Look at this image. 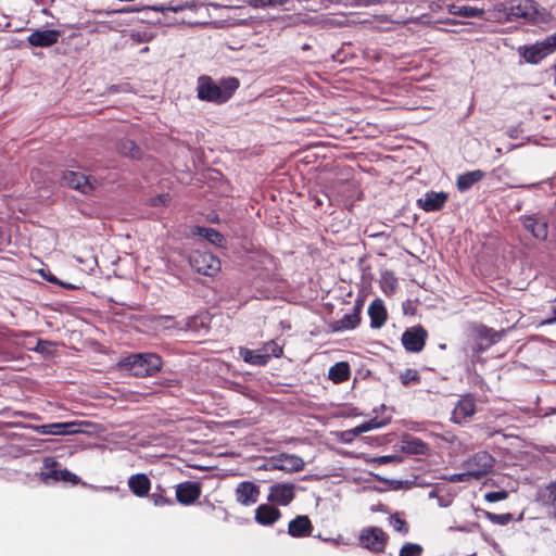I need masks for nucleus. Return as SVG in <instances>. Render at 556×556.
Instances as JSON below:
<instances>
[{"instance_id": "4", "label": "nucleus", "mask_w": 556, "mask_h": 556, "mask_svg": "<svg viewBox=\"0 0 556 556\" xmlns=\"http://www.w3.org/2000/svg\"><path fill=\"white\" fill-rule=\"evenodd\" d=\"M495 464L494 457L488 452H478L463 464L472 479L478 480L492 471Z\"/></svg>"}, {"instance_id": "55", "label": "nucleus", "mask_w": 556, "mask_h": 556, "mask_svg": "<svg viewBox=\"0 0 556 556\" xmlns=\"http://www.w3.org/2000/svg\"><path fill=\"white\" fill-rule=\"evenodd\" d=\"M457 530H458V531H463V532H469V531H471V529H470V528H467V527H458V528H457Z\"/></svg>"}, {"instance_id": "11", "label": "nucleus", "mask_w": 556, "mask_h": 556, "mask_svg": "<svg viewBox=\"0 0 556 556\" xmlns=\"http://www.w3.org/2000/svg\"><path fill=\"white\" fill-rule=\"evenodd\" d=\"M80 426L78 421L53 422L38 426L37 431L47 435H65L81 432Z\"/></svg>"}, {"instance_id": "40", "label": "nucleus", "mask_w": 556, "mask_h": 556, "mask_svg": "<svg viewBox=\"0 0 556 556\" xmlns=\"http://www.w3.org/2000/svg\"><path fill=\"white\" fill-rule=\"evenodd\" d=\"M545 498L552 505V515L556 520V481L546 486Z\"/></svg>"}, {"instance_id": "48", "label": "nucleus", "mask_w": 556, "mask_h": 556, "mask_svg": "<svg viewBox=\"0 0 556 556\" xmlns=\"http://www.w3.org/2000/svg\"><path fill=\"white\" fill-rule=\"evenodd\" d=\"M437 501H438V505L440 507H447L451 505V502H452L451 498L443 497V496H438Z\"/></svg>"}, {"instance_id": "24", "label": "nucleus", "mask_w": 556, "mask_h": 556, "mask_svg": "<svg viewBox=\"0 0 556 556\" xmlns=\"http://www.w3.org/2000/svg\"><path fill=\"white\" fill-rule=\"evenodd\" d=\"M130 491L138 497L146 496L151 488V481L144 473L132 475L128 479Z\"/></svg>"}, {"instance_id": "7", "label": "nucleus", "mask_w": 556, "mask_h": 556, "mask_svg": "<svg viewBox=\"0 0 556 556\" xmlns=\"http://www.w3.org/2000/svg\"><path fill=\"white\" fill-rule=\"evenodd\" d=\"M359 541L364 547L380 553L386 547L388 535L378 527H368L362 530Z\"/></svg>"}, {"instance_id": "9", "label": "nucleus", "mask_w": 556, "mask_h": 556, "mask_svg": "<svg viewBox=\"0 0 556 556\" xmlns=\"http://www.w3.org/2000/svg\"><path fill=\"white\" fill-rule=\"evenodd\" d=\"M427 331L421 326L407 329L402 336V343L409 352H420L426 343Z\"/></svg>"}, {"instance_id": "19", "label": "nucleus", "mask_w": 556, "mask_h": 556, "mask_svg": "<svg viewBox=\"0 0 556 556\" xmlns=\"http://www.w3.org/2000/svg\"><path fill=\"white\" fill-rule=\"evenodd\" d=\"M313 530L312 522L307 516L300 515L288 525V533L292 538L309 536Z\"/></svg>"}, {"instance_id": "57", "label": "nucleus", "mask_w": 556, "mask_h": 556, "mask_svg": "<svg viewBox=\"0 0 556 556\" xmlns=\"http://www.w3.org/2000/svg\"><path fill=\"white\" fill-rule=\"evenodd\" d=\"M124 11H126V12H130V11L134 12V11H138V10L135 9V8H128V9H125Z\"/></svg>"}, {"instance_id": "14", "label": "nucleus", "mask_w": 556, "mask_h": 556, "mask_svg": "<svg viewBox=\"0 0 556 556\" xmlns=\"http://www.w3.org/2000/svg\"><path fill=\"white\" fill-rule=\"evenodd\" d=\"M235 493L239 504L251 506L258 501L260 488L251 481H243L237 485Z\"/></svg>"}, {"instance_id": "21", "label": "nucleus", "mask_w": 556, "mask_h": 556, "mask_svg": "<svg viewBox=\"0 0 556 556\" xmlns=\"http://www.w3.org/2000/svg\"><path fill=\"white\" fill-rule=\"evenodd\" d=\"M525 228L539 240H545L547 237V222L536 215L522 217Z\"/></svg>"}, {"instance_id": "53", "label": "nucleus", "mask_w": 556, "mask_h": 556, "mask_svg": "<svg viewBox=\"0 0 556 556\" xmlns=\"http://www.w3.org/2000/svg\"><path fill=\"white\" fill-rule=\"evenodd\" d=\"M556 323V307L553 309V317L547 320V324Z\"/></svg>"}, {"instance_id": "52", "label": "nucleus", "mask_w": 556, "mask_h": 556, "mask_svg": "<svg viewBox=\"0 0 556 556\" xmlns=\"http://www.w3.org/2000/svg\"><path fill=\"white\" fill-rule=\"evenodd\" d=\"M439 494L437 493L435 490H431L428 494V497L429 498H438Z\"/></svg>"}, {"instance_id": "37", "label": "nucleus", "mask_w": 556, "mask_h": 556, "mask_svg": "<svg viewBox=\"0 0 556 556\" xmlns=\"http://www.w3.org/2000/svg\"><path fill=\"white\" fill-rule=\"evenodd\" d=\"M400 379L402 384L407 387L413 382H419L420 376L416 369L407 368L400 375Z\"/></svg>"}, {"instance_id": "27", "label": "nucleus", "mask_w": 556, "mask_h": 556, "mask_svg": "<svg viewBox=\"0 0 556 556\" xmlns=\"http://www.w3.org/2000/svg\"><path fill=\"white\" fill-rule=\"evenodd\" d=\"M447 12L452 15H458L463 17H483L484 16V9L470 7V5H456V4H447L446 5Z\"/></svg>"}, {"instance_id": "45", "label": "nucleus", "mask_w": 556, "mask_h": 556, "mask_svg": "<svg viewBox=\"0 0 556 556\" xmlns=\"http://www.w3.org/2000/svg\"><path fill=\"white\" fill-rule=\"evenodd\" d=\"M194 8V3L193 2H185L184 4H179V5H175V7H167V8H154V10L156 11H172V12H180L185 9H192Z\"/></svg>"}, {"instance_id": "26", "label": "nucleus", "mask_w": 556, "mask_h": 556, "mask_svg": "<svg viewBox=\"0 0 556 556\" xmlns=\"http://www.w3.org/2000/svg\"><path fill=\"white\" fill-rule=\"evenodd\" d=\"M484 177V172L480 169L466 172L458 176L456 185L459 191L469 190L476 182Z\"/></svg>"}, {"instance_id": "32", "label": "nucleus", "mask_w": 556, "mask_h": 556, "mask_svg": "<svg viewBox=\"0 0 556 556\" xmlns=\"http://www.w3.org/2000/svg\"><path fill=\"white\" fill-rule=\"evenodd\" d=\"M119 152L128 157L138 159L140 157V148L129 139L122 140L118 144Z\"/></svg>"}, {"instance_id": "35", "label": "nucleus", "mask_w": 556, "mask_h": 556, "mask_svg": "<svg viewBox=\"0 0 556 556\" xmlns=\"http://www.w3.org/2000/svg\"><path fill=\"white\" fill-rule=\"evenodd\" d=\"M422 546L417 543H405L400 549V556H421Z\"/></svg>"}, {"instance_id": "41", "label": "nucleus", "mask_w": 556, "mask_h": 556, "mask_svg": "<svg viewBox=\"0 0 556 556\" xmlns=\"http://www.w3.org/2000/svg\"><path fill=\"white\" fill-rule=\"evenodd\" d=\"M383 287L388 288L391 292H393L397 287V281L394 275L390 271H386L382 274Z\"/></svg>"}, {"instance_id": "29", "label": "nucleus", "mask_w": 556, "mask_h": 556, "mask_svg": "<svg viewBox=\"0 0 556 556\" xmlns=\"http://www.w3.org/2000/svg\"><path fill=\"white\" fill-rule=\"evenodd\" d=\"M243 361L251 365L264 366L268 363V355L263 353L262 349L260 350H249L244 349L240 352Z\"/></svg>"}, {"instance_id": "30", "label": "nucleus", "mask_w": 556, "mask_h": 556, "mask_svg": "<svg viewBox=\"0 0 556 556\" xmlns=\"http://www.w3.org/2000/svg\"><path fill=\"white\" fill-rule=\"evenodd\" d=\"M389 421H390L389 419L378 420L377 418H372L359 426H356L353 429L346 430L345 433L352 434V435H359L364 432L371 431V430L378 429V428H382V427L387 426L389 424Z\"/></svg>"}, {"instance_id": "15", "label": "nucleus", "mask_w": 556, "mask_h": 556, "mask_svg": "<svg viewBox=\"0 0 556 556\" xmlns=\"http://www.w3.org/2000/svg\"><path fill=\"white\" fill-rule=\"evenodd\" d=\"M60 36L56 29H37L27 37V41L33 47L48 48L56 43Z\"/></svg>"}, {"instance_id": "25", "label": "nucleus", "mask_w": 556, "mask_h": 556, "mask_svg": "<svg viewBox=\"0 0 556 556\" xmlns=\"http://www.w3.org/2000/svg\"><path fill=\"white\" fill-rule=\"evenodd\" d=\"M476 334L478 339L485 340L488 342L486 346H491L497 342H500L503 337L506 334V330L502 329L496 331L492 328H489L484 325H480L476 327Z\"/></svg>"}, {"instance_id": "58", "label": "nucleus", "mask_w": 556, "mask_h": 556, "mask_svg": "<svg viewBox=\"0 0 556 556\" xmlns=\"http://www.w3.org/2000/svg\"><path fill=\"white\" fill-rule=\"evenodd\" d=\"M49 280L55 283L58 282L56 278H50Z\"/></svg>"}, {"instance_id": "2", "label": "nucleus", "mask_w": 556, "mask_h": 556, "mask_svg": "<svg viewBox=\"0 0 556 556\" xmlns=\"http://www.w3.org/2000/svg\"><path fill=\"white\" fill-rule=\"evenodd\" d=\"M239 80L235 77L223 78L215 83L210 76L198 78L197 93L202 101L222 104L227 102L239 88Z\"/></svg>"}, {"instance_id": "6", "label": "nucleus", "mask_w": 556, "mask_h": 556, "mask_svg": "<svg viewBox=\"0 0 556 556\" xmlns=\"http://www.w3.org/2000/svg\"><path fill=\"white\" fill-rule=\"evenodd\" d=\"M190 266L199 274L212 276L220 269V262L212 253L194 251L189 257Z\"/></svg>"}, {"instance_id": "1", "label": "nucleus", "mask_w": 556, "mask_h": 556, "mask_svg": "<svg viewBox=\"0 0 556 556\" xmlns=\"http://www.w3.org/2000/svg\"><path fill=\"white\" fill-rule=\"evenodd\" d=\"M497 22L540 23L545 20V10L533 0H511L509 4L497 3L492 10Z\"/></svg>"}, {"instance_id": "36", "label": "nucleus", "mask_w": 556, "mask_h": 556, "mask_svg": "<svg viewBox=\"0 0 556 556\" xmlns=\"http://www.w3.org/2000/svg\"><path fill=\"white\" fill-rule=\"evenodd\" d=\"M389 523L396 532H400L403 534L408 533V526H407L406 521L403 518H401V516L399 514L392 515L389 519Z\"/></svg>"}, {"instance_id": "56", "label": "nucleus", "mask_w": 556, "mask_h": 556, "mask_svg": "<svg viewBox=\"0 0 556 556\" xmlns=\"http://www.w3.org/2000/svg\"><path fill=\"white\" fill-rule=\"evenodd\" d=\"M302 49H303V50H309V49H311V46H309V45H307V43H304V45L302 46Z\"/></svg>"}, {"instance_id": "50", "label": "nucleus", "mask_w": 556, "mask_h": 556, "mask_svg": "<svg viewBox=\"0 0 556 556\" xmlns=\"http://www.w3.org/2000/svg\"><path fill=\"white\" fill-rule=\"evenodd\" d=\"M162 319L164 320L163 325H164L165 328H170L172 327V324L174 323L172 317L166 316V317H162Z\"/></svg>"}, {"instance_id": "42", "label": "nucleus", "mask_w": 556, "mask_h": 556, "mask_svg": "<svg viewBox=\"0 0 556 556\" xmlns=\"http://www.w3.org/2000/svg\"><path fill=\"white\" fill-rule=\"evenodd\" d=\"M408 444H409V451L413 453H416V454H424L427 450V445L418 439H414Z\"/></svg>"}, {"instance_id": "46", "label": "nucleus", "mask_w": 556, "mask_h": 556, "mask_svg": "<svg viewBox=\"0 0 556 556\" xmlns=\"http://www.w3.org/2000/svg\"><path fill=\"white\" fill-rule=\"evenodd\" d=\"M168 201H169L168 194H161L151 200L152 205H154V206L165 205Z\"/></svg>"}, {"instance_id": "54", "label": "nucleus", "mask_w": 556, "mask_h": 556, "mask_svg": "<svg viewBox=\"0 0 556 556\" xmlns=\"http://www.w3.org/2000/svg\"><path fill=\"white\" fill-rule=\"evenodd\" d=\"M355 435L346 434L345 431L343 432V438L345 441H351Z\"/></svg>"}, {"instance_id": "20", "label": "nucleus", "mask_w": 556, "mask_h": 556, "mask_svg": "<svg viewBox=\"0 0 556 556\" xmlns=\"http://www.w3.org/2000/svg\"><path fill=\"white\" fill-rule=\"evenodd\" d=\"M447 200V194L444 192H427L424 198L418 200L419 206L426 212H433L441 210Z\"/></svg>"}, {"instance_id": "8", "label": "nucleus", "mask_w": 556, "mask_h": 556, "mask_svg": "<svg viewBox=\"0 0 556 556\" xmlns=\"http://www.w3.org/2000/svg\"><path fill=\"white\" fill-rule=\"evenodd\" d=\"M295 496L293 483H275L269 488L268 501L280 506L289 505Z\"/></svg>"}, {"instance_id": "47", "label": "nucleus", "mask_w": 556, "mask_h": 556, "mask_svg": "<svg viewBox=\"0 0 556 556\" xmlns=\"http://www.w3.org/2000/svg\"><path fill=\"white\" fill-rule=\"evenodd\" d=\"M152 498H153L154 505H156V506H162L166 503H169V501H167L163 496H157L155 494L152 495Z\"/></svg>"}, {"instance_id": "17", "label": "nucleus", "mask_w": 556, "mask_h": 556, "mask_svg": "<svg viewBox=\"0 0 556 556\" xmlns=\"http://www.w3.org/2000/svg\"><path fill=\"white\" fill-rule=\"evenodd\" d=\"M362 302H357L352 314H345L341 319L332 323L333 331L353 330L361 323Z\"/></svg>"}, {"instance_id": "12", "label": "nucleus", "mask_w": 556, "mask_h": 556, "mask_svg": "<svg viewBox=\"0 0 556 556\" xmlns=\"http://www.w3.org/2000/svg\"><path fill=\"white\" fill-rule=\"evenodd\" d=\"M476 413V403L471 395L462 396L452 414L455 424L467 422Z\"/></svg>"}, {"instance_id": "3", "label": "nucleus", "mask_w": 556, "mask_h": 556, "mask_svg": "<svg viewBox=\"0 0 556 556\" xmlns=\"http://www.w3.org/2000/svg\"><path fill=\"white\" fill-rule=\"evenodd\" d=\"M162 365L161 357L155 353L131 354L121 361V366L136 377L153 376L161 370Z\"/></svg>"}, {"instance_id": "31", "label": "nucleus", "mask_w": 556, "mask_h": 556, "mask_svg": "<svg viewBox=\"0 0 556 556\" xmlns=\"http://www.w3.org/2000/svg\"><path fill=\"white\" fill-rule=\"evenodd\" d=\"M197 233L205 238L212 244L220 247L224 242V237L217 230L206 227H198Z\"/></svg>"}, {"instance_id": "59", "label": "nucleus", "mask_w": 556, "mask_h": 556, "mask_svg": "<svg viewBox=\"0 0 556 556\" xmlns=\"http://www.w3.org/2000/svg\"><path fill=\"white\" fill-rule=\"evenodd\" d=\"M472 528H479V525L478 523H473Z\"/></svg>"}, {"instance_id": "18", "label": "nucleus", "mask_w": 556, "mask_h": 556, "mask_svg": "<svg viewBox=\"0 0 556 556\" xmlns=\"http://www.w3.org/2000/svg\"><path fill=\"white\" fill-rule=\"evenodd\" d=\"M552 52L553 50L551 46L547 45V39H545L530 47H526L522 56L528 63L535 64Z\"/></svg>"}, {"instance_id": "38", "label": "nucleus", "mask_w": 556, "mask_h": 556, "mask_svg": "<svg viewBox=\"0 0 556 556\" xmlns=\"http://www.w3.org/2000/svg\"><path fill=\"white\" fill-rule=\"evenodd\" d=\"M129 37L138 43L149 42L154 38L153 33L148 30H130Z\"/></svg>"}, {"instance_id": "49", "label": "nucleus", "mask_w": 556, "mask_h": 556, "mask_svg": "<svg viewBox=\"0 0 556 556\" xmlns=\"http://www.w3.org/2000/svg\"><path fill=\"white\" fill-rule=\"evenodd\" d=\"M547 45L551 46L552 50L554 51L556 49V33L552 36L547 37Z\"/></svg>"}, {"instance_id": "23", "label": "nucleus", "mask_w": 556, "mask_h": 556, "mask_svg": "<svg viewBox=\"0 0 556 556\" xmlns=\"http://www.w3.org/2000/svg\"><path fill=\"white\" fill-rule=\"evenodd\" d=\"M280 510L268 504H262L255 510V520L262 526H271L280 518Z\"/></svg>"}, {"instance_id": "51", "label": "nucleus", "mask_w": 556, "mask_h": 556, "mask_svg": "<svg viewBox=\"0 0 556 556\" xmlns=\"http://www.w3.org/2000/svg\"><path fill=\"white\" fill-rule=\"evenodd\" d=\"M392 459V456H380L377 460L379 464H387Z\"/></svg>"}, {"instance_id": "43", "label": "nucleus", "mask_w": 556, "mask_h": 556, "mask_svg": "<svg viewBox=\"0 0 556 556\" xmlns=\"http://www.w3.org/2000/svg\"><path fill=\"white\" fill-rule=\"evenodd\" d=\"M507 497V493L505 491H496V492H489L484 495V498L490 503H495L503 501Z\"/></svg>"}, {"instance_id": "28", "label": "nucleus", "mask_w": 556, "mask_h": 556, "mask_svg": "<svg viewBox=\"0 0 556 556\" xmlns=\"http://www.w3.org/2000/svg\"><path fill=\"white\" fill-rule=\"evenodd\" d=\"M351 370L346 362H339L332 365L328 371V378L334 383H341L350 378Z\"/></svg>"}, {"instance_id": "5", "label": "nucleus", "mask_w": 556, "mask_h": 556, "mask_svg": "<svg viewBox=\"0 0 556 556\" xmlns=\"http://www.w3.org/2000/svg\"><path fill=\"white\" fill-rule=\"evenodd\" d=\"M304 460L294 454L281 453L266 462L263 466L266 470H281L288 473L301 471L304 468Z\"/></svg>"}, {"instance_id": "33", "label": "nucleus", "mask_w": 556, "mask_h": 556, "mask_svg": "<svg viewBox=\"0 0 556 556\" xmlns=\"http://www.w3.org/2000/svg\"><path fill=\"white\" fill-rule=\"evenodd\" d=\"M289 0H248L247 3L254 9L275 8L285 5Z\"/></svg>"}, {"instance_id": "13", "label": "nucleus", "mask_w": 556, "mask_h": 556, "mask_svg": "<svg viewBox=\"0 0 556 556\" xmlns=\"http://www.w3.org/2000/svg\"><path fill=\"white\" fill-rule=\"evenodd\" d=\"M55 460L52 457H47L43 459V466L47 469H50L47 472L41 473V479L47 482L49 480H55V481H65V482H72L77 483L78 477L74 475L73 472L68 471L67 469H54Z\"/></svg>"}, {"instance_id": "10", "label": "nucleus", "mask_w": 556, "mask_h": 556, "mask_svg": "<svg viewBox=\"0 0 556 556\" xmlns=\"http://www.w3.org/2000/svg\"><path fill=\"white\" fill-rule=\"evenodd\" d=\"M63 178L71 188L79 190L81 193L91 192L97 184L94 178L80 172H67L64 174Z\"/></svg>"}, {"instance_id": "44", "label": "nucleus", "mask_w": 556, "mask_h": 556, "mask_svg": "<svg viewBox=\"0 0 556 556\" xmlns=\"http://www.w3.org/2000/svg\"><path fill=\"white\" fill-rule=\"evenodd\" d=\"M472 480L471 476L468 475V470L465 469L464 472H460V473H454V475H451L448 477V481L450 482H453V483H456V482H468Z\"/></svg>"}, {"instance_id": "34", "label": "nucleus", "mask_w": 556, "mask_h": 556, "mask_svg": "<svg viewBox=\"0 0 556 556\" xmlns=\"http://www.w3.org/2000/svg\"><path fill=\"white\" fill-rule=\"evenodd\" d=\"M483 514H484V517L488 520H490L493 523L501 525V526L507 525L513 519V516L509 513H507V514H494V513H490V511H483Z\"/></svg>"}, {"instance_id": "22", "label": "nucleus", "mask_w": 556, "mask_h": 556, "mask_svg": "<svg viewBox=\"0 0 556 556\" xmlns=\"http://www.w3.org/2000/svg\"><path fill=\"white\" fill-rule=\"evenodd\" d=\"M368 315L370 318V327L375 329L381 328L387 320V309L381 299H375L368 306Z\"/></svg>"}, {"instance_id": "16", "label": "nucleus", "mask_w": 556, "mask_h": 556, "mask_svg": "<svg viewBox=\"0 0 556 556\" xmlns=\"http://www.w3.org/2000/svg\"><path fill=\"white\" fill-rule=\"evenodd\" d=\"M201 495V488L198 483L186 481L176 486V498L180 504L190 505Z\"/></svg>"}, {"instance_id": "39", "label": "nucleus", "mask_w": 556, "mask_h": 556, "mask_svg": "<svg viewBox=\"0 0 556 556\" xmlns=\"http://www.w3.org/2000/svg\"><path fill=\"white\" fill-rule=\"evenodd\" d=\"M263 353H266L268 355V361L275 356L279 357L282 354V348L275 341H268L264 344L262 348Z\"/></svg>"}]
</instances>
